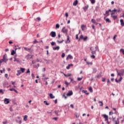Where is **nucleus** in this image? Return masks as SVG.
Wrapping results in <instances>:
<instances>
[{"label":"nucleus","instance_id":"obj_1","mask_svg":"<svg viewBox=\"0 0 124 124\" xmlns=\"http://www.w3.org/2000/svg\"><path fill=\"white\" fill-rule=\"evenodd\" d=\"M116 72L118 76H123L124 74V69H121L119 70L116 69Z\"/></svg>","mask_w":124,"mask_h":124},{"label":"nucleus","instance_id":"obj_2","mask_svg":"<svg viewBox=\"0 0 124 124\" xmlns=\"http://www.w3.org/2000/svg\"><path fill=\"white\" fill-rule=\"evenodd\" d=\"M8 61V58H7V54H5L3 56V59L0 60V62H6Z\"/></svg>","mask_w":124,"mask_h":124},{"label":"nucleus","instance_id":"obj_3","mask_svg":"<svg viewBox=\"0 0 124 124\" xmlns=\"http://www.w3.org/2000/svg\"><path fill=\"white\" fill-rule=\"evenodd\" d=\"M102 116L104 118L105 121L107 122V124H109L110 122L108 121V116L106 114H104Z\"/></svg>","mask_w":124,"mask_h":124},{"label":"nucleus","instance_id":"obj_4","mask_svg":"<svg viewBox=\"0 0 124 124\" xmlns=\"http://www.w3.org/2000/svg\"><path fill=\"white\" fill-rule=\"evenodd\" d=\"M17 119H16V123H17L18 124H22V120H21V117H20V116H18V117H17Z\"/></svg>","mask_w":124,"mask_h":124},{"label":"nucleus","instance_id":"obj_5","mask_svg":"<svg viewBox=\"0 0 124 124\" xmlns=\"http://www.w3.org/2000/svg\"><path fill=\"white\" fill-rule=\"evenodd\" d=\"M62 32H63V33H65V34H67L68 30L67 29L65 28V27L62 28Z\"/></svg>","mask_w":124,"mask_h":124},{"label":"nucleus","instance_id":"obj_6","mask_svg":"<svg viewBox=\"0 0 124 124\" xmlns=\"http://www.w3.org/2000/svg\"><path fill=\"white\" fill-rule=\"evenodd\" d=\"M49 35H50V36H51V37H56V32L53 31H51Z\"/></svg>","mask_w":124,"mask_h":124},{"label":"nucleus","instance_id":"obj_7","mask_svg":"<svg viewBox=\"0 0 124 124\" xmlns=\"http://www.w3.org/2000/svg\"><path fill=\"white\" fill-rule=\"evenodd\" d=\"M72 94H73V92H72V91H69L67 93V96H71Z\"/></svg>","mask_w":124,"mask_h":124},{"label":"nucleus","instance_id":"obj_8","mask_svg":"<svg viewBox=\"0 0 124 124\" xmlns=\"http://www.w3.org/2000/svg\"><path fill=\"white\" fill-rule=\"evenodd\" d=\"M24 49L26 51H28L29 53H31V48H29L28 47H24Z\"/></svg>","mask_w":124,"mask_h":124},{"label":"nucleus","instance_id":"obj_9","mask_svg":"<svg viewBox=\"0 0 124 124\" xmlns=\"http://www.w3.org/2000/svg\"><path fill=\"white\" fill-rule=\"evenodd\" d=\"M4 102L5 103V104H9V99H7V98H5L4 100Z\"/></svg>","mask_w":124,"mask_h":124},{"label":"nucleus","instance_id":"obj_10","mask_svg":"<svg viewBox=\"0 0 124 124\" xmlns=\"http://www.w3.org/2000/svg\"><path fill=\"white\" fill-rule=\"evenodd\" d=\"M31 58H32V55H31L28 54L26 56L27 60H31Z\"/></svg>","mask_w":124,"mask_h":124},{"label":"nucleus","instance_id":"obj_11","mask_svg":"<svg viewBox=\"0 0 124 124\" xmlns=\"http://www.w3.org/2000/svg\"><path fill=\"white\" fill-rule=\"evenodd\" d=\"M122 80H123V77H121L119 80H118L117 78H116L115 82H116V83H120V82H121L122 81Z\"/></svg>","mask_w":124,"mask_h":124},{"label":"nucleus","instance_id":"obj_12","mask_svg":"<svg viewBox=\"0 0 124 124\" xmlns=\"http://www.w3.org/2000/svg\"><path fill=\"white\" fill-rule=\"evenodd\" d=\"M66 44H67V43H70V40L69 38V36L67 35V41L65 42Z\"/></svg>","mask_w":124,"mask_h":124},{"label":"nucleus","instance_id":"obj_13","mask_svg":"<svg viewBox=\"0 0 124 124\" xmlns=\"http://www.w3.org/2000/svg\"><path fill=\"white\" fill-rule=\"evenodd\" d=\"M53 50H54V51H56V50H60V46H57L56 47H53Z\"/></svg>","mask_w":124,"mask_h":124},{"label":"nucleus","instance_id":"obj_14","mask_svg":"<svg viewBox=\"0 0 124 124\" xmlns=\"http://www.w3.org/2000/svg\"><path fill=\"white\" fill-rule=\"evenodd\" d=\"M10 91H11V92H15V93H18V91H17V90H16L14 88H12V89H10Z\"/></svg>","mask_w":124,"mask_h":124},{"label":"nucleus","instance_id":"obj_15","mask_svg":"<svg viewBox=\"0 0 124 124\" xmlns=\"http://www.w3.org/2000/svg\"><path fill=\"white\" fill-rule=\"evenodd\" d=\"M78 4V0H76L74 2H73V5L74 6H76Z\"/></svg>","mask_w":124,"mask_h":124},{"label":"nucleus","instance_id":"obj_16","mask_svg":"<svg viewBox=\"0 0 124 124\" xmlns=\"http://www.w3.org/2000/svg\"><path fill=\"white\" fill-rule=\"evenodd\" d=\"M68 59H70V60H72V59H73V57L71 56V55H68L66 58V60H68Z\"/></svg>","mask_w":124,"mask_h":124},{"label":"nucleus","instance_id":"obj_17","mask_svg":"<svg viewBox=\"0 0 124 124\" xmlns=\"http://www.w3.org/2000/svg\"><path fill=\"white\" fill-rule=\"evenodd\" d=\"M14 62H21L19 58H15Z\"/></svg>","mask_w":124,"mask_h":124},{"label":"nucleus","instance_id":"obj_18","mask_svg":"<svg viewBox=\"0 0 124 124\" xmlns=\"http://www.w3.org/2000/svg\"><path fill=\"white\" fill-rule=\"evenodd\" d=\"M20 69L21 73H24L25 72V71L26 70V69L24 68H20Z\"/></svg>","mask_w":124,"mask_h":124},{"label":"nucleus","instance_id":"obj_19","mask_svg":"<svg viewBox=\"0 0 124 124\" xmlns=\"http://www.w3.org/2000/svg\"><path fill=\"white\" fill-rule=\"evenodd\" d=\"M121 25L122 27H124V19H121L120 20Z\"/></svg>","mask_w":124,"mask_h":124},{"label":"nucleus","instance_id":"obj_20","mask_svg":"<svg viewBox=\"0 0 124 124\" xmlns=\"http://www.w3.org/2000/svg\"><path fill=\"white\" fill-rule=\"evenodd\" d=\"M59 112H60L59 110H55L54 113L56 116H59Z\"/></svg>","mask_w":124,"mask_h":124},{"label":"nucleus","instance_id":"obj_21","mask_svg":"<svg viewBox=\"0 0 124 124\" xmlns=\"http://www.w3.org/2000/svg\"><path fill=\"white\" fill-rule=\"evenodd\" d=\"M71 66H73V64H69L68 65V66L66 67V69H69V68H70V67H71Z\"/></svg>","mask_w":124,"mask_h":124},{"label":"nucleus","instance_id":"obj_22","mask_svg":"<svg viewBox=\"0 0 124 124\" xmlns=\"http://www.w3.org/2000/svg\"><path fill=\"white\" fill-rule=\"evenodd\" d=\"M92 22L93 23V24H95V25H97V23H96V21H95V20L94 19H92Z\"/></svg>","mask_w":124,"mask_h":124},{"label":"nucleus","instance_id":"obj_23","mask_svg":"<svg viewBox=\"0 0 124 124\" xmlns=\"http://www.w3.org/2000/svg\"><path fill=\"white\" fill-rule=\"evenodd\" d=\"M93 71L92 72V73L93 74L94 73H96V72H97V70H96L95 68H93Z\"/></svg>","mask_w":124,"mask_h":124},{"label":"nucleus","instance_id":"obj_24","mask_svg":"<svg viewBox=\"0 0 124 124\" xmlns=\"http://www.w3.org/2000/svg\"><path fill=\"white\" fill-rule=\"evenodd\" d=\"M82 93H85L86 94H89V93H88V91H87V90H82Z\"/></svg>","mask_w":124,"mask_h":124},{"label":"nucleus","instance_id":"obj_25","mask_svg":"<svg viewBox=\"0 0 124 124\" xmlns=\"http://www.w3.org/2000/svg\"><path fill=\"white\" fill-rule=\"evenodd\" d=\"M49 96L52 99H53V98H55V96L53 95V94L52 93H50L49 94Z\"/></svg>","mask_w":124,"mask_h":124},{"label":"nucleus","instance_id":"obj_26","mask_svg":"<svg viewBox=\"0 0 124 124\" xmlns=\"http://www.w3.org/2000/svg\"><path fill=\"white\" fill-rule=\"evenodd\" d=\"M15 54H16V51H15V50H13L11 52L12 56H14V55H15Z\"/></svg>","mask_w":124,"mask_h":124},{"label":"nucleus","instance_id":"obj_27","mask_svg":"<svg viewBox=\"0 0 124 124\" xmlns=\"http://www.w3.org/2000/svg\"><path fill=\"white\" fill-rule=\"evenodd\" d=\"M63 74L65 76V77H69L70 76H71V74H68V75H66L65 74L63 73Z\"/></svg>","mask_w":124,"mask_h":124},{"label":"nucleus","instance_id":"obj_28","mask_svg":"<svg viewBox=\"0 0 124 124\" xmlns=\"http://www.w3.org/2000/svg\"><path fill=\"white\" fill-rule=\"evenodd\" d=\"M17 74H16L17 76H19L22 72H21L20 70H17Z\"/></svg>","mask_w":124,"mask_h":124},{"label":"nucleus","instance_id":"obj_29","mask_svg":"<svg viewBox=\"0 0 124 124\" xmlns=\"http://www.w3.org/2000/svg\"><path fill=\"white\" fill-rule=\"evenodd\" d=\"M85 28H86V26H85L84 25H81V29L82 31H85V29H85Z\"/></svg>","mask_w":124,"mask_h":124},{"label":"nucleus","instance_id":"obj_30","mask_svg":"<svg viewBox=\"0 0 124 124\" xmlns=\"http://www.w3.org/2000/svg\"><path fill=\"white\" fill-rule=\"evenodd\" d=\"M89 91L90 92V93H93V87H90L89 89Z\"/></svg>","mask_w":124,"mask_h":124},{"label":"nucleus","instance_id":"obj_31","mask_svg":"<svg viewBox=\"0 0 124 124\" xmlns=\"http://www.w3.org/2000/svg\"><path fill=\"white\" fill-rule=\"evenodd\" d=\"M88 8H89V5H87L85 7H83V9H84V10H85V11H86V10H87V9H88Z\"/></svg>","mask_w":124,"mask_h":124},{"label":"nucleus","instance_id":"obj_32","mask_svg":"<svg viewBox=\"0 0 124 124\" xmlns=\"http://www.w3.org/2000/svg\"><path fill=\"white\" fill-rule=\"evenodd\" d=\"M106 21L107 23H111V20L109 18L106 19Z\"/></svg>","mask_w":124,"mask_h":124},{"label":"nucleus","instance_id":"obj_33","mask_svg":"<svg viewBox=\"0 0 124 124\" xmlns=\"http://www.w3.org/2000/svg\"><path fill=\"white\" fill-rule=\"evenodd\" d=\"M90 0L92 4H94V3H95V0Z\"/></svg>","mask_w":124,"mask_h":124},{"label":"nucleus","instance_id":"obj_34","mask_svg":"<svg viewBox=\"0 0 124 124\" xmlns=\"http://www.w3.org/2000/svg\"><path fill=\"white\" fill-rule=\"evenodd\" d=\"M75 115V117L76 118H79V117L80 116V115H79V114L78 113H76Z\"/></svg>","mask_w":124,"mask_h":124},{"label":"nucleus","instance_id":"obj_35","mask_svg":"<svg viewBox=\"0 0 124 124\" xmlns=\"http://www.w3.org/2000/svg\"><path fill=\"white\" fill-rule=\"evenodd\" d=\"M98 103H99L100 106H103V103L102 102V101H99Z\"/></svg>","mask_w":124,"mask_h":124},{"label":"nucleus","instance_id":"obj_36","mask_svg":"<svg viewBox=\"0 0 124 124\" xmlns=\"http://www.w3.org/2000/svg\"><path fill=\"white\" fill-rule=\"evenodd\" d=\"M33 66L35 68H38L39 67V64H37V66L36 65H34Z\"/></svg>","mask_w":124,"mask_h":124},{"label":"nucleus","instance_id":"obj_37","mask_svg":"<svg viewBox=\"0 0 124 124\" xmlns=\"http://www.w3.org/2000/svg\"><path fill=\"white\" fill-rule=\"evenodd\" d=\"M27 119H28V115H25L24 117V120L27 121Z\"/></svg>","mask_w":124,"mask_h":124},{"label":"nucleus","instance_id":"obj_38","mask_svg":"<svg viewBox=\"0 0 124 124\" xmlns=\"http://www.w3.org/2000/svg\"><path fill=\"white\" fill-rule=\"evenodd\" d=\"M51 45L52 46H54V45L56 46V43L55 42H52L51 43Z\"/></svg>","mask_w":124,"mask_h":124},{"label":"nucleus","instance_id":"obj_39","mask_svg":"<svg viewBox=\"0 0 124 124\" xmlns=\"http://www.w3.org/2000/svg\"><path fill=\"white\" fill-rule=\"evenodd\" d=\"M87 39H88V36H85L84 38H83L84 41H87Z\"/></svg>","mask_w":124,"mask_h":124},{"label":"nucleus","instance_id":"obj_40","mask_svg":"<svg viewBox=\"0 0 124 124\" xmlns=\"http://www.w3.org/2000/svg\"><path fill=\"white\" fill-rule=\"evenodd\" d=\"M86 64L87 65H93V62H87Z\"/></svg>","mask_w":124,"mask_h":124},{"label":"nucleus","instance_id":"obj_41","mask_svg":"<svg viewBox=\"0 0 124 124\" xmlns=\"http://www.w3.org/2000/svg\"><path fill=\"white\" fill-rule=\"evenodd\" d=\"M84 39V36H83V35H81L79 38V41H80V39Z\"/></svg>","mask_w":124,"mask_h":124},{"label":"nucleus","instance_id":"obj_42","mask_svg":"<svg viewBox=\"0 0 124 124\" xmlns=\"http://www.w3.org/2000/svg\"><path fill=\"white\" fill-rule=\"evenodd\" d=\"M69 79H70L71 80V82H72V83H75V81L73 80V78H69Z\"/></svg>","mask_w":124,"mask_h":124},{"label":"nucleus","instance_id":"obj_43","mask_svg":"<svg viewBox=\"0 0 124 124\" xmlns=\"http://www.w3.org/2000/svg\"><path fill=\"white\" fill-rule=\"evenodd\" d=\"M26 74H28L29 73V74L31 73V71H30V69H28L27 70V71L26 72Z\"/></svg>","mask_w":124,"mask_h":124},{"label":"nucleus","instance_id":"obj_44","mask_svg":"<svg viewBox=\"0 0 124 124\" xmlns=\"http://www.w3.org/2000/svg\"><path fill=\"white\" fill-rule=\"evenodd\" d=\"M44 103L45 104H46V105H49V104H50L47 103V101H44Z\"/></svg>","mask_w":124,"mask_h":124},{"label":"nucleus","instance_id":"obj_45","mask_svg":"<svg viewBox=\"0 0 124 124\" xmlns=\"http://www.w3.org/2000/svg\"><path fill=\"white\" fill-rule=\"evenodd\" d=\"M56 29H59L60 28V24H56Z\"/></svg>","mask_w":124,"mask_h":124},{"label":"nucleus","instance_id":"obj_46","mask_svg":"<svg viewBox=\"0 0 124 124\" xmlns=\"http://www.w3.org/2000/svg\"><path fill=\"white\" fill-rule=\"evenodd\" d=\"M112 121H113V122H114V123H115V121H116V117H112Z\"/></svg>","mask_w":124,"mask_h":124},{"label":"nucleus","instance_id":"obj_47","mask_svg":"<svg viewBox=\"0 0 124 124\" xmlns=\"http://www.w3.org/2000/svg\"><path fill=\"white\" fill-rule=\"evenodd\" d=\"M120 52H122V53L124 55V49H121Z\"/></svg>","mask_w":124,"mask_h":124},{"label":"nucleus","instance_id":"obj_48","mask_svg":"<svg viewBox=\"0 0 124 124\" xmlns=\"http://www.w3.org/2000/svg\"><path fill=\"white\" fill-rule=\"evenodd\" d=\"M117 16H113L112 18H113L114 20H116L117 19Z\"/></svg>","mask_w":124,"mask_h":124},{"label":"nucleus","instance_id":"obj_49","mask_svg":"<svg viewBox=\"0 0 124 124\" xmlns=\"http://www.w3.org/2000/svg\"><path fill=\"white\" fill-rule=\"evenodd\" d=\"M0 93H2V94H3L4 93V92H3L2 89H0Z\"/></svg>","mask_w":124,"mask_h":124},{"label":"nucleus","instance_id":"obj_50","mask_svg":"<svg viewBox=\"0 0 124 124\" xmlns=\"http://www.w3.org/2000/svg\"><path fill=\"white\" fill-rule=\"evenodd\" d=\"M83 79V78H78V81H81Z\"/></svg>","mask_w":124,"mask_h":124},{"label":"nucleus","instance_id":"obj_51","mask_svg":"<svg viewBox=\"0 0 124 124\" xmlns=\"http://www.w3.org/2000/svg\"><path fill=\"white\" fill-rule=\"evenodd\" d=\"M106 14H107V16H109V11H106Z\"/></svg>","mask_w":124,"mask_h":124},{"label":"nucleus","instance_id":"obj_52","mask_svg":"<svg viewBox=\"0 0 124 124\" xmlns=\"http://www.w3.org/2000/svg\"><path fill=\"white\" fill-rule=\"evenodd\" d=\"M65 57V54L64 53H63L62 55V58H64Z\"/></svg>","mask_w":124,"mask_h":124},{"label":"nucleus","instance_id":"obj_53","mask_svg":"<svg viewBox=\"0 0 124 124\" xmlns=\"http://www.w3.org/2000/svg\"><path fill=\"white\" fill-rule=\"evenodd\" d=\"M37 20H38V22H40V21H41V18H40V17H37Z\"/></svg>","mask_w":124,"mask_h":124},{"label":"nucleus","instance_id":"obj_54","mask_svg":"<svg viewBox=\"0 0 124 124\" xmlns=\"http://www.w3.org/2000/svg\"><path fill=\"white\" fill-rule=\"evenodd\" d=\"M52 120H54V121H57L58 117H54L53 118H52Z\"/></svg>","mask_w":124,"mask_h":124},{"label":"nucleus","instance_id":"obj_55","mask_svg":"<svg viewBox=\"0 0 124 124\" xmlns=\"http://www.w3.org/2000/svg\"><path fill=\"white\" fill-rule=\"evenodd\" d=\"M95 49H96V51H99V49H98V46H95Z\"/></svg>","mask_w":124,"mask_h":124},{"label":"nucleus","instance_id":"obj_56","mask_svg":"<svg viewBox=\"0 0 124 124\" xmlns=\"http://www.w3.org/2000/svg\"><path fill=\"white\" fill-rule=\"evenodd\" d=\"M95 51L92 50V55H94L95 54Z\"/></svg>","mask_w":124,"mask_h":124},{"label":"nucleus","instance_id":"obj_57","mask_svg":"<svg viewBox=\"0 0 124 124\" xmlns=\"http://www.w3.org/2000/svg\"><path fill=\"white\" fill-rule=\"evenodd\" d=\"M102 82H105L106 81V78H103L102 79Z\"/></svg>","mask_w":124,"mask_h":124},{"label":"nucleus","instance_id":"obj_58","mask_svg":"<svg viewBox=\"0 0 124 124\" xmlns=\"http://www.w3.org/2000/svg\"><path fill=\"white\" fill-rule=\"evenodd\" d=\"M63 41H64V40H63L61 41H58L57 42L58 43H62V42H63Z\"/></svg>","mask_w":124,"mask_h":124},{"label":"nucleus","instance_id":"obj_59","mask_svg":"<svg viewBox=\"0 0 124 124\" xmlns=\"http://www.w3.org/2000/svg\"><path fill=\"white\" fill-rule=\"evenodd\" d=\"M65 84L66 86H68V85H69V83L67 82L66 81H65Z\"/></svg>","mask_w":124,"mask_h":124},{"label":"nucleus","instance_id":"obj_60","mask_svg":"<svg viewBox=\"0 0 124 124\" xmlns=\"http://www.w3.org/2000/svg\"><path fill=\"white\" fill-rule=\"evenodd\" d=\"M113 114H114V113H113V112H112V111H109V115H113Z\"/></svg>","mask_w":124,"mask_h":124},{"label":"nucleus","instance_id":"obj_61","mask_svg":"<svg viewBox=\"0 0 124 124\" xmlns=\"http://www.w3.org/2000/svg\"><path fill=\"white\" fill-rule=\"evenodd\" d=\"M65 17L66 18H67V17H68V13H65Z\"/></svg>","mask_w":124,"mask_h":124},{"label":"nucleus","instance_id":"obj_62","mask_svg":"<svg viewBox=\"0 0 124 124\" xmlns=\"http://www.w3.org/2000/svg\"><path fill=\"white\" fill-rule=\"evenodd\" d=\"M91 57L92 58V59H94V58H95V56L94 55H93L91 56Z\"/></svg>","mask_w":124,"mask_h":124},{"label":"nucleus","instance_id":"obj_63","mask_svg":"<svg viewBox=\"0 0 124 124\" xmlns=\"http://www.w3.org/2000/svg\"><path fill=\"white\" fill-rule=\"evenodd\" d=\"M114 14H115V12H113V11H111V15H114Z\"/></svg>","mask_w":124,"mask_h":124},{"label":"nucleus","instance_id":"obj_64","mask_svg":"<svg viewBox=\"0 0 124 124\" xmlns=\"http://www.w3.org/2000/svg\"><path fill=\"white\" fill-rule=\"evenodd\" d=\"M114 123H115V124H120V122H119V121H115V122H114Z\"/></svg>","mask_w":124,"mask_h":124}]
</instances>
